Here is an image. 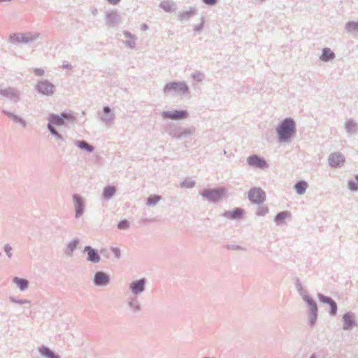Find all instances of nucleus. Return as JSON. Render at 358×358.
<instances>
[{
	"instance_id": "1",
	"label": "nucleus",
	"mask_w": 358,
	"mask_h": 358,
	"mask_svg": "<svg viewBox=\"0 0 358 358\" xmlns=\"http://www.w3.org/2000/svg\"><path fill=\"white\" fill-rule=\"evenodd\" d=\"M280 139L286 141L294 133V122L291 119H285L277 129Z\"/></svg>"
},
{
	"instance_id": "2",
	"label": "nucleus",
	"mask_w": 358,
	"mask_h": 358,
	"mask_svg": "<svg viewBox=\"0 0 358 358\" xmlns=\"http://www.w3.org/2000/svg\"><path fill=\"white\" fill-rule=\"evenodd\" d=\"M63 117L71 120L72 119V115L69 114H62V117L56 115H51L49 117L50 124H48V129L51 131L52 134L59 136V135L57 133L56 130L52 127V124H55L57 126H60L64 124V121L63 120Z\"/></svg>"
},
{
	"instance_id": "3",
	"label": "nucleus",
	"mask_w": 358,
	"mask_h": 358,
	"mask_svg": "<svg viewBox=\"0 0 358 358\" xmlns=\"http://www.w3.org/2000/svg\"><path fill=\"white\" fill-rule=\"evenodd\" d=\"M165 93L174 92L178 94H185L188 92V87L184 83L173 82L168 83L164 88Z\"/></svg>"
},
{
	"instance_id": "4",
	"label": "nucleus",
	"mask_w": 358,
	"mask_h": 358,
	"mask_svg": "<svg viewBox=\"0 0 358 358\" xmlns=\"http://www.w3.org/2000/svg\"><path fill=\"white\" fill-rule=\"evenodd\" d=\"M249 199L254 203H261L266 199L265 192L260 188H252L248 192Z\"/></svg>"
},
{
	"instance_id": "5",
	"label": "nucleus",
	"mask_w": 358,
	"mask_h": 358,
	"mask_svg": "<svg viewBox=\"0 0 358 358\" xmlns=\"http://www.w3.org/2000/svg\"><path fill=\"white\" fill-rule=\"evenodd\" d=\"M224 189H205L202 192L201 194L210 201H216L220 199L224 196Z\"/></svg>"
},
{
	"instance_id": "6",
	"label": "nucleus",
	"mask_w": 358,
	"mask_h": 358,
	"mask_svg": "<svg viewBox=\"0 0 358 358\" xmlns=\"http://www.w3.org/2000/svg\"><path fill=\"white\" fill-rule=\"evenodd\" d=\"M162 115L165 119L177 120L186 118L188 113L185 110L165 111L162 113Z\"/></svg>"
},
{
	"instance_id": "7",
	"label": "nucleus",
	"mask_w": 358,
	"mask_h": 358,
	"mask_svg": "<svg viewBox=\"0 0 358 358\" xmlns=\"http://www.w3.org/2000/svg\"><path fill=\"white\" fill-rule=\"evenodd\" d=\"M38 90L45 95H52L54 92V85L47 81L40 82L38 84Z\"/></svg>"
},
{
	"instance_id": "8",
	"label": "nucleus",
	"mask_w": 358,
	"mask_h": 358,
	"mask_svg": "<svg viewBox=\"0 0 358 358\" xmlns=\"http://www.w3.org/2000/svg\"><path fill=\"white\" fill-rule=\"evenodd\" d=\"M345 159L342 155L334 153L329 157V163L332 167H338L343 165Z\"/></svg>"
},
{
	"instance_id": "9",
	"label": "nucleus",
	"mask_w": 358,
	"mask_h": 358,
	"mask_svg": "<svg viewBox=\"0 0 358 358\" xmlns=\"http://www.w3.org/2000/svg\"><path fill=\"white\" fill-rule=\"evenodd\" d=\"M248 162L250 166H256L261 169L266 166V162L263 159H261L256 155L248 157Z\"/></svg>"
},
{
	"instance_id": "10",
	"label": "nucleus",
	"mask_w": 358,
	"mask_h": 358,
	"mask_svg": "<svg viewBox=\"0 0 358 358\" xmlns=\"http://www.w3.org/2000/svg\"><path fill=\"white\" fill-rule=\"evenodd\" d=\"M109 281L108 276L106 275L104 273L98 272L95 274L94 276V282L97 285H105Z\"/></svg>"
},
{
	"instance_id": "11",
	"label": "nucleus",
	"mask_w": 358,
	"mask_h": 358,
	"mask_svg": "<svg viewBox=\"0 0 358 358\" xmlns=\"http://www.w3.org/2000/svg\"><path fill=\"white\" fill-rule=\"evenodd\" d=\"M144 285H145L144 280H140L132 282L130 285V287L134 294H138V292H141L143 291Z\"/></svg>"
},
{
	"instance_id": "12",
	"label": "nucleus",
	"mask_w": 358,
	"mask_h": 358,
	"mask_svg": "<svg viewBox=\"0 0 358 358\" xmlns=\"http://www.w3.org/2000/svg\"><path fill=\"white\" fill-rule=\"evenodd\" d=\"M85 251L87 252V259L92 262H98L100 260V257L96 251L90 246L85 248Z\"/></svg>"
},
{
	"instance_id": "13",
	"label": "nucleus",
	"mask_w": 358,
	"mask_h": 358,
	"mask_svg": "<svg viewBox=\"0 0 358 358\" xmlns=\"http://www.w3.org/2000/svg\"><path fill=\"white\" fill-rule=\"evenodd\" d=\"M243 213V209L240 208H235L233 210L231 211H227L224 213V215L230 219H235V218H239L241 217Z\"/></svg>"
},
{
	"instance_id": "14",
	"label": "nucleus",
	"mask_w": 358,
	"mask_h": 358,
	"mask_svg": "<svg viewBox=\"0 0 358 358\" xmlns=\"http://www.w3.org/2000/svg\"><path fill=\"white\" fill-rule=\"evenodd\" d=\"M320 300L323 303L329 304L331 306V313L332 315L336 314L337 306L336 303L331 298L326 297L324 296H320Z\"/></svg>"
},
{
	"instance_id": "15",
	"label": "nucleus",
	"mask_w": 358,
	"mask_h": 358,
	"mask_svg": "<svg viewBox=\"0 0 358 358\" xmlns=\"http://www.w3.org/2000/svg\"><path fill=\"white\" fill-rule=\"evenodd\" d=\"M343 328L345 329H348L351 328L354 324V319L353 317L349 314H345L343 317Z\"/></svg>"
},
{
	"instance_id": "16",
	"label": "nucleus",
	"mask_w": 358,
	"mask_h": 358,
	"mask_svg": "<svg viewBox=\"0 0 358 358\" xmlns=\"http://www.w3.org/2000/svg\"><path fill=\"white\" fill-rule=\"evenodd\" d=\"M307 187L308 183L306 182L305 181L298 182L294 186L296 192L299 194H303Z\"/></svg>"
},
{
	"instance_id": "17",
	"label": "nucleus",
	"mask_w": 358,
	"mask_h": 358,
	"mask_svg": "<svg viewBox=\"0 0 358 358\" xmlns=\"http://www.w3.org/2000/svg\"><path fill=\"white\" fill-rule=\"evenodd\" d=\"M334 57V52L328 48H324L323 50V52H322V55L320 59L322 61L327 62L329 59H332Z\"/></svg>"
},
{
	"instance_id": "18",
	"label": "nucleus",
	"mask_w": 358,
	"mask_h": 358,
	"mask_svg": "<svg viewBox=\"0 0 358 358\" xmlns=\"http://www.w3.org/2000/svg\"><path fill=\"white\" fill-rule=\"evenodd\" d=\"M13 281L20 288V289L23 290L26 289L28 286L27 280L19 278H15Z\"/></svg>"
},
{
	"instance_id": "19",
	"label": "nucleus",
	"mask_w": 358,
	"mask_h": 358,
	"mask_svg": "<svg viewBox=\"0 0 358 358\" xmlns=\"http://www.w3.org/2000/svg\"><path fill=\"white\" fill-rule=\"evenodd\" d=\"M73 198L76 203V216H79L82 213V200L76 195H75Z\"/></svg>"
},
{
	"instance_id": "20",
	"label": "nucleus",
	"mask_w": 358,
	"mask_h": 358,
	"mask_svg": "<svg viewBox=\"0 0 358 358\" xmlns=\"http://www.w3.org/2000/svg\"><path fill=\"white\" fill-rule=\"evenodd\" d=\"M290 214L287 211L279 213L275 217V221L278 223L282 222L286 218H288Z\"/></svg>"
},
{
	"instance_id": "21",
	"label": "nucleus",
	"mask_w": 358,
	"mask_h": 358,
	"mask_svg": "<svg viewBox=\"0 0 358 358\" xmlns=\"http://www.w3.org/2000/svg\"><path fill=\"white\" fill-rule=\"evenodd\" d=\"M76 145L80 149H85L90 152L93 151V148L89 144H87L85 141H78L76 142Z\"/></svg>"
},
{
	"instance_id": "22",
	"label": "nucleus",
	"mask_w": 358,
	"mask_h": 358,
	"mask_svg": "<svg viewBox=\"0 0 358 358\" xmlns=\"http://www.w3.org/2000/svg\"><path fill=\"white\" fill-rule=\"evenodd\" d=\"M40 352L48 358H57V357H55L54 353L50 351L48 348L42 347L39 349Z\"/></svg>"
},
{
	"instance_id": "23",
	"label": "nucleus",
	"mask_w": 358,
	"mask_h": 358,
	"mask_svg": "<svg viewBox=\"0 0 358 358\" xmlns=\"http://www.w3.org/2000/svg\"><path fill=\"white\" fill-rule=\"evenodd\" d=\"M115 192V188L114 187H107L104 189V196L106 198H110Z\"/></svg>"
},
{
	"instance_id": "24",
	"label": "nucleus",
	"mask_w": 358,
	"mask_h": 358,
	"mask_svg": "<svg viewBox=\"0 0 358 358\" xmlns=\"http://www.w3.org/2000/svg\"><path fill=\"white\" fill-rule=\"evenodd\" d=\"M346 29L348 31H358V22H350L346 25Z\"/></svg>"
},
{
	"instance_id": "25",
	"label": "nucleus",
	"mask_w": 358,
	"mask_h": 358,
	"mask_svg": "<svg viewBox=\"0 0 358 358\" xmlns=\"http://www.w3.org/2000/svg\"><path fill=\"white\" fill-rule=\"evenodd\" d=\"M159 199H160L159 196H150L148 199L147 203L148 205L155 204L156 203H157L159 201Z\"/></svg>"
},
{
	"instance_id": "26",
	"label": "nucleus",
	"mask_w": 358,
	"mask_h": 358,
	"mask_svg": "<svg viewBox=\"0 0 358 358\" xmlns=\"http://www.w3.org/2000/svg\"><path fill=\"white\" fill-rule=\"evenodd\" d=\"M161 6L163 9H164L166 11H170L172 8V4L170 3L168 1H164L162 3Z\"/></svg>"
},
{
	"instance_id": "27",
	"label": "nucleus",
	"mask_w": 358,
	"mask_h": 358,
	"mask_svg": "<svg viewBox=\"0 0 358 358\" xmlns=\"http://www.w3.org/2000/svg\"><path fill=\"white\" fill-rule=\"evenodd\" d=\"M129 224L127 220H122L118 224V228L120 229H126L129 228Z\"/></svg>"
},
{
	"instance_id": "28",
	"label": "nucleus",
	"mask_w": 358,
	"mask_h": 358,
	"mask_svg": "<svg viewBox=\"0 0 358 358\" xmlns=\"http://www.w3.org/2000/svg\"><path fill=\"white\" fill-rule=\"evenodd\" d=\"M268 208L261 207V208H259V209L257 211V215H264L268 213Z\"/></svg>"
},
{
	"instance_id": "29",
	"label": "nucleus",
	"mask_w": 358,
	"mask_h": 358,
	"mask_svg": "<svg viewBox=\"0 0 358 358\" xmlns=\"http://www.w3.org/2000/svg\"><path fill=\"white\" fill-rule=\"evenodd\" d=\"M203 1L209 5H213L216 3V0H203Z\"/></svg>"
},
{
	"instance_id": "30",
	"label": "nucleus",
	"mask_w": 358,
	"mask_h": 358,
	"mask_svg": "<svg viewBox=\"0 0 358 358\" xmlns=\"http://www.w3.org/2000/svg\"><path fill=\"white\" fill-rule=\"evenodd\" d=\"M35 73L38 76H42L43 74L44 71L42 69H35Z\"/></svg>"
},
{
	"instance_id": "31",
	"label": "nucleus",
	"mask_w": 358,
	"mask_h": 358,
	"mask_svg": "<svg viewBox=\"0 0 358 358\" xmlns=\"http://www.w3.org/2000/svg\"><path fill=\"white\" fill-rule=\"evenodd\" d=\"M111 4H116L120 0H107Z\"/></svg>"
},
{
	"instance_id": "32",
	"label": "nucleus",
	"mask_w": 358,
	"mask_h": 358,
	"mask_svg": "<svg viewBox=\"0 0 358 358\" xmlns=\"http://www.w3.org/2000/svg\"><path fill=\"white\" fill-rule=\"evenodd\" d=\"M103 111H104L105 113H110V108H109V107L106 106V107H104V108H103Z\"/></svg>"
},
{
	"instance_id": "33",
	"label": "nucleus",
	"mask_w": 358,
	"mask_h": 358,
	"mask_svg": "<svg viewBox=\"0 0 358 358\" xmlns=\"http://www.w3.org/2000/svg\"><path fill=\"white\" fill-rule=\"evenodd\" d=\"M10 250H11V248H10V247H9V246H6V248H5V250H6V252L8 254H9V252H10ZM8 255L10 256V255Z\"/></svg>"
},
{
	"instance_id": "34",
	"label": "nucleus",
	"mask_w": 358,
	"mask_h": 358,
	"mask_svg": "<svg viewBox=\"0 0 358 358\" xmlns=\"http://www.w3.org/2000/svg\"><path fill=\"white\" fill-rule=\"evenodd\" d=\"M76 246V243H71V244L69 245V247L71 248V250H73V248H74Z\"/></svg>"
},
{
	"instance_id": "35",
	"label": "nucleus",
	"mask_w": 358,
	"mask_h": 358,
	"mask_svg": "<svg viewBox=\"0 0 358 358\" xmlns=\"http://www.w3.org/2000/svg\"><path fill=\"white\" fill-rule=\"evenodd\" d=\"M114 251L115 252L116 256L119 257L120 256V251H119V250L115 249Z\"/></svg>"
},
{
	"instance_id": "36",
	"label": "nucleus",
	"mask_w": 358,
	"mask_h": 358,
	"mask_svg": "<svg viewBox=\"0 0 358 358\" xmlns=\"http://www.w3.org/2000/svg\"><path fill=\"white\" fill-rule=\"evenodd\" d=\"M313 309L316 310V305H315V303H313Z\"/></svg>"
},
{
	"instance_id": "37",
	"label": "nucleus",
	"mask_w": 358,
	"mask_h": 358,
	"mask_svg": "<svg viewBox=\"0 0 358 358\" xmlns=\"http://www.w3.org/2000/svg\"><path fill=\"white\" fill-rule=\"evenodd\" d=\"M312 358H313V357H312Z\"/></svg>"
}]
</instances>
